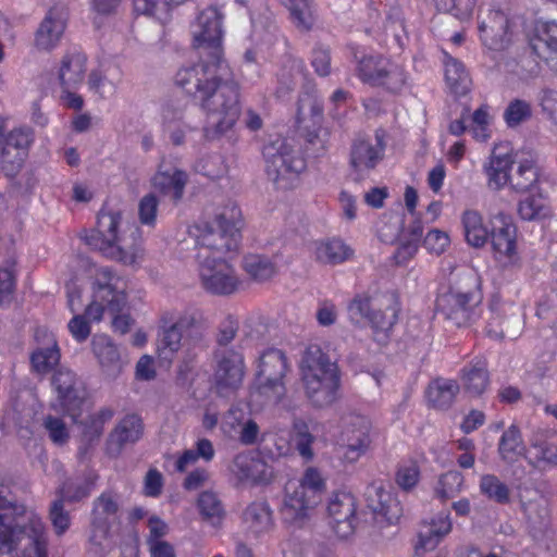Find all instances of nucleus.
Wrapping results in <instances>:
<instances>
[{
	"instance_id": "54",
	"label": "nucleus",
	"mask_w": 557,
	"mask_h": 557,
	"mask_svg": "<svg viewBox=\"0 0 557 557\" xmlns=\"http://www.w3.org/2000/svg\"><path fill=\"white\" fill-rule=\"evenodd\" d=\"M330 136V131L324 127L308 129L306 133L307 151L313 157L323 156L329 149Z\"/></svg>"
},
{
	"instance_id": "21",
	"label": "nucleus",
	"mask_w": 557,
	"mask_h": 557,
	"mask_svg": "<svg viewBox=\"0 0 557 557\" xmlns=\"http://www.w3.org/2000/svg\"><path fill=\"white\" fill-rule=\"evenodd\" d=\"M366 502L376 520L382 519L388 524H393L401 516L400 503L381 485L372 484L367 487Z\"/></svg>"
},
{
	"instance_id": "53",
	"label": "nucleus",
	"mask_w": 557,
	"mask_h": 557,
	"mask_svg": "<svg viewBox=\"0 0 557 557\" xmlns=\"http://www.w3.org/2000/svg\"><path fill=\"white\" fill-rule=\"evenodd\" d=\"M293 429L296 447L300 456L306 459L312 458L313 451L311 445L314 442V436L311 433L309 424L301 419H296Z\"/></svg>"
},
{
	"instance_id": "25",
	"label": "nucleus",
	"mask_w": 557,
	"mask_h": 557,
	"mask_svg": "<svg viewBox=\"0 0 557 557\" xmlns=\"http://www.w3.org/2000/svg\"><path fill=\"white\" fill-rule=\"evenodd\" d=\"M91 348L102 371L112 377L121 373L125 361L117 346L104 334H96L91 341Z\"/></svg>"
},
{
	"instance_id": "58",
	"label": "nucleus",
	"mask_w": 557,
	"mask_h": 557,
	"mask_svg": "<svg viewBox=\"0 0 557 557\" xmlns=\"http://www.w3.org/2000/svg\"><path fill=\"white\" fill-rule=\"evenodd\" d=\"M311 65L315 73L322 77L331 73V51L324 45H317L312 50Z\"/></svg>"
},
{
	"instance_id": "44",
	"label": "nucleus",
	"mask_w": 557,
	"mask_h": 557,
	"mask_svg": "<svg viewBox=\"0 0 557 557\" xmlns=\"http://www.w3.org/2000/svg\"><path fill=\"white\" fill-rule=\"evenodd\" d=\"M243 268L246 273L257 282L271 278L275 272V264L263 255L248 253L243 259Z\"/></svg>"
},
{
	"instance_id": "3",
	"label": "nucleus",
	"mask_w": 557,
	"mask_h": 557,
	"mask_svg": "<svg viewBox=\"0 0 557 557\" xmlns=\"http://www.w3.org/2000/svg\"><path fill=\"white\" fill-rule=\"evenodd\" d=\"M305 393L314 407L332 405L338 396L341 374L335 361L318 345H309L300 362Z\"/></svg>"
},
{
	"instance_id": "52",
	"label": "nucleus",
	"mask_w": 557,
	"mask_h": 557,
	"mask_svg": "<svg viewBox=\"0 0 557 557\" xmlns=\"http://www.w3.org/2000/svg\"><path fill=\"white\" fill-rule=\"evenodd\" d=\"M26 153L13 150L11 147L1 144L0 146V171L8 177H14L24 163Z\"/></svg>"
},
{
	"instance_id": "11",
	"label": "nucleus",
	"mask_w": 557,
	"mask_h": 557,
	"mask_svg": "<svg viewBox=\"0 0 557 557\" xmlns=\"http://www.w3.org/2000/svg\"><path fill=\"white\" fill-rule=\"evenodd\" d=\"M119 498L116 493L107 491L94 499L88 543L95 555H101L109 547L111 529L117 521Z\"/></svg>"
},
{
	"instance_id": "51",
	"label": "nucleus",
	"mask_w": 557,
	"mask_h": 557,
	"mask_svg": "<svg viewBox=\"0 0 557 557\" xmlns=\"http://www.w3.org/2000/svg\"><path fill=\"white\" fill-rule=\"evenodd\" d=\"M532 116L531 104L521 99L511 100L504 111L503 117L508 127L513 128L527 122Z\"/></svg>"
},
{
	"instance_id": "43",
	"label": "nucleus",
	"mask_w": 557,
	"mask_h": 557,
	"mask_svg": "<svg viewBox=\"0 0 557 557\" xmlns=\"http://www.w3.org/2000/svg\"><path fill=\"white\" fill-rule=\"evenodd\" d=\"M531 448L535 451L529 463L541 470L557 468V447L544 438L534 437L530 442Z\"/></svg>"
},
{
	"instance_id": "32",
	"label": "nucleus",
	"mask_w": 557,
	"mask_h": 557,
	"mask_svg": "<svg viewBox=\"0 0 557 557\" xmlns=\"http://www.w3.org/2000/svg\"><path fill=\"white\" fill-rule=\"evenodd\" d=\"M305 71L306 65L302 59L287 55L276 74V97L283 99L288 96L295 89L298 81L305 75Z\"/></svg>"
},
{
	"instance_id": "57",
	"label": "nucleus",
	"mask_w": 557,
	"mask_h": 557,
	"mask_svg": "<svg viewBox=\"0 0 557 557\" xmlns=\"http://www.w3.org/2000/svg\"><path fill=\"white\" fill-rule=\"evenodd\" d=\"M44 426L48 432L49 438L55 444V445H64L67 443L70 438V433L66 428V424L61 418L48 416L44 420Z\"/></svg>"
},
{
	"instance_id": "41",
	"label": "nucleus",
	"mask_w": 557,
	"mask_h": 557,
	"mask_svg": "<svg viewBox=\"0 0 557 557\" xmlns=\"http://www.w3.org/2000/svg\"><path fill=\"white\" fill-rule=\"evenodd\" d=\"M517 213L522 221L539 222L550 216L552 211L542 195H529L518 202Z\"/></svg>"
},
{
	"instance_id": "24",
	"label": "nucleus",
	"mask_w": 557,
	"mask_h": 557,
	"mask_svg": "<svg viewBox=\"0 0 557 557\" xmlns=\"http://www.w3.org/2000/svg\"><path fill=\"white\" fill-rule=\"evenodd\" d=\"M144 434L143 419L136 413L124 416L110 432L108 447L119 454L126 445L137 443Z\"/></svg>"
},
{
	"instance_id": "47",
	"label": "nucleus",
	"mask_w": 557,
	"mask_h": 557,
	"mask_svg": "<svg viewBox=\"0 0 557 557\" xmlns=\"http://www.w3.org/2000/svg\"><path fill=\"white\" fill-rule=\"evenodd\" d=\"M92 490V482L84 476L70 478L59 488V499L76 503L87 498Z\"/></svg>"
},
{
	"instance_id": "17",
	"label": "nucleus",
	"mask_w": 557,
	"mask_h": 557,
	"mask_svg": "<svg viewBox=\"0 0 557 557\" xmlns=\"http://www.w3.org/2000/svg\"><path fill=\"white\" fill-rule=\"evenodd\" d=\"M125 282L109 267L99 268L95 274L94 297L107 301L110 313L122 311L126 304Z\"/></svg>"
},
{
	"instance_id": "33",
	"label": "nucleus",
	"mask_w": 557,
	"mask_h": 557,
	"mask_svg": "<svg viewBox=\"0 0 557 557\" xmlns=\"http://www.w3.org/2000/svg\"><path fill=\"white\" fill-rule=\"evenodd\" d=\"M243 522L253 536L270 532L273 528V518L269 505L263 502L251 503L243 511Z\"/></svg>"
},
{
	"instance_id": "31",
	"label": "nucleus",
	"mask_w": 557,
	"mask_h": 557,
	"mask_svg": "<svg viewBox=\"0 0 557 557\" xmlns=\"http://www.w3.org/2000/svg\"><path fill=\"white\" fill-rule=\"evenodd\" d=\"M186 172L174 169L172 171H158L152 177V185L156 190L169 196L174 203L182 200L187 184Z\"/></svg>"
},
{
	"instance_id": "5",
	"label": "nucleus",
	"mask_w": 557,
	"mask_h": 557,
	"mask_svg": "<svg viewBox=\"0 0 557 557\" xmlns=\"http://www.w3.org/2000/svg\"><path fill=\"white\" fill-rule=\"evenodd\" d=\"M480 277L472 272L461 274L458 282L436 300L437 311L457 327L469 326L481 317Z\"/></svg>"
},
{
	"instance_id": "18",
	"label": "nucleus",
	"mask_w": 557,
	"mask_h": 557,
	"mask_svg": "<svg viewBox=\"0 0 557 557\" xmlns=\"http://www.w3.org/2000/svg\"><path fill=\"white\" fill-rule=\"evenodd\" d=\"M522 330L519 310L512 305H493L487 320L486 332L494 338L515 339Z\"/></svg>"
},
{
	"instance_id": "22",
	"label": "nucleus",
	"mask_w": 557,
	"mask_h": 557,
	"mask_svg": "<svg viewBox=\"0 0 557 557\" xmlns=\"http://www.w3.org/2000/svg\"><path fill=\"white\" fill-rule=\"evenodd\" d=\"M516 158L512 153L502 151V147H494L488 161L484 164L487 186L493 190H500L510 184L511 173Z\"/></svg>"
},
{
	"instance_id": "38",
	"label": "nucleus",
	"mask_w": 557,
	"mask_h": 557,
	"mask_svg": "<svg viewBox=\"0 0 557 557\" xmlns=\"http://www.w3.org/2000/svg\"><path fill=\"white\" fill-rule=\"evenodd\" d=\"M445 79L451 91L458 96L466 95L471 85L470 76L459 60L445 54Z\"/></svg>"
},
{
	"instance_id": "46",
	"label": "nucleus",
	"mask_w": 557,
	"mask_h": 557,
	"mask_svg": "<svg viewBox=\"0 0 557 557\" xmlns=\"http://www.w3.org/2000/svg\"><path fill=\"white\" fill-rule=\"evenodd\" d=\"M480 493L487 499L505 505L510 502V490L495 474H483L479 483Z\"/></svg>"
},
{
	"instance_id": "7",
	"label": "nucleus",
	"mask_w": 557,
	"mask_h": 557,
	"mask_svg": "<svg viewBox=\"0 0 557 557\" xmlns=\"http://www.w3.org/2000/svg\"><path fill=\"white\" fill-rule=\"evenodd\" d=\"M398 295L394 290L357 294L348 304V318L354 324L368 321L376 331H389L398 320Z\"/></svg>"
},
{
	"instance_id": "26",
	"label": "nucleus",
	"mask_w": 557,
	"mask_h": 557,
	"mask_svg": "<svg viewBox=\"0 0 557 557\" xmlns=\"http://www.w3.org/2000/svg\"><path fill=\"white\" fill-rule=\"evenodd\" d=\"M508 30V20L500 10L490 11L479 24L482 42L493 50L504 49Z\"/></svg>"
},
{
	"instance_id": "50",
	"label": "nucleus",
	"mask_w": 557,
	"mask_h": 557,
	"mask_svg": "<svg viewBox=\"0 0 557 557\" xmlns=\"http://www.w3.org/2000/svg\"><path fill=\"white\" fill-rule=\"evenodd\" d=\"M289 12L293 23L301 30L313 26V0H290Z\"/></svg>"
},
{
	"instance_id": "15",
	"label": "nucleus",
	"mask_w": 557,
	"mask_h": 557,
	"mask_svg": "<svg viewBox=\"0 0 557 557\" xmlns=\"http://www.w3.org/2000/svg\"><path fill=\"white\" fill-rule=\"evenodd\" d=\"M52 385L63 411L77 422L82 417L83 405L86 400V389L83 382L69 369H59L52 376Z\"/></svg>"
},
{
	"instance_id": "49",
	"label": "nucleus",
	"mask_w": 557,
	"mask_h": 557,
	"mask_svg": "<svg viewBox=\"0 0 557 557\" xmlns=\"http://www.w3.org/2000/svg\"><path fill=\"white\" fill-rule=\"evenodd\" d=\"M463 481V475L459 471L451 470L444 473L435 486V496L442 502L456 497L462 490Z\"/></svg>"
},
{
	"instance_id": "30",
	"label": "nucleus",
	"mask_w": 557,
	"mask_h": 557,
	"mask_svg": "<svg viewBox=\"0 0 557 557\" xmlns=\"http://www.w3.org/2000/svg\"><path fill=\"white\" fill-rule=\"evenodd\" d=\"M193 323V319L188 317H181L175 322L166 326H162L160 334L158 351L159 357L163 360L171 361L173 355L181 348V342L184 331Z\"/></svg>"
},
{
	"instance_id": "12",
	"label": "nucleus",
	"mask_w": 557,
	"mask_h": 557,
	"mask_svg": "<svg viewBox=\"0 0 557 557\" xmlns=\"http://www.w3.org/2000/svg\"><path fill=\"white\" fill-rule=\"evenodd\" d=\"M213 386L222 397H228L239 389L245 376L244 356L233 349L219 350L214 355Z\"/></svg>"
},
{
	"instance_id": "48",
	"label": "nucleus",
	"mask_w": 557,
	"mask_h": 557,
	"mask_svg": "<svg viewBox=\"0 0 557 557\" xmlns=\"http://www.w3.org/2000/svg\"><path fill=\"white\" fill-rule=\"evenodd\" d=\"M525 447L523 445L519 428L511 424L502 435L498 443V453L500 458L509 462L515 455H523Z\"/></svg>"
},
{
	"instance_id": "9",
	"label": "nucleus",
	"mask_w": 557,
	"mask_h": 557,
	"mask_svg": "<svg viewBox=\"0 0 557 557\" xmlns=\"http://www.w3.org/2000/svg\"><path fill=\"white\" fill-rule=\"evenodd\" d=\"M355 62V73L364 84L372 87H383L391 92L400 91L407 84V73L404 67L381 54L366 53L351 49Z\"/></svg>"
},
{
	"instance_id": "60",
	"label": "nucleus",
	"mask_w": 557,
	"mask_h": 557,
	"mask_svg": "<svg viewBox=\"0 0 557 557\" xmlns=\"http://www.w3.org/2000/svg\"><path fill=\"white\" fill-rule=\"evenodd\" d=\"M119 83V77L116 79H110L98 71H92L88 77L89 87L102 97L114 94Z\"/></svg>"
},
{
	"instance_id": "64",
	"label": "nucleus",
	"mask_w": 557,
	"mask_h": 557,
	"mask_svg": "<svg viewBox=\"0 0 557 557\" xmlns=\"http://www.w3.org/2000/svg\"><path fill=\"white\" fill-rule=\"evenodd\" d=\"M67 326L72 336L79 343L85 342L90 335V325L84 315H74Z\"/></svg>"
},
{
	"instance_id": "36",
	"label": "nucleus",
	"mask_w": 557,
	"mask_h": 557,
	"mask_svg": "<svg viewBox=\"0 0 557 557\" xmlns=\"http://www.w3.org/2000/svg\"><path fill=\"white\" fill-rule=\"evenodd\" d=\"M517 168L511 173L510 189L518 194L533 190L539 183V168L531 158L516 160Z\"/></svg>"
},
{
	"instance_id": "23",
	"label": "nucleus",
	"mask_w": 557,
	"mask_h": 557,
	"mask_svg": "<svg viewBox=\"0 0 557 557\" xmlns=\"http://www.w3.org/2000/svg\"><path fill=\"white\" fill-rule=\"evenodd\" d=\"M233 473L242 482L267 484L273 478L272 468L260 457L239 454L234 458Z\"/></svg>"
},
{
	"instance_id": "2",
	"label": "nucleus",
	"mask_w": 557,
	"mask_h": 557,
	"mask_svg": "<svg viewBox=\"0 0 557 557\" xmlns=\"http://www.w3.org/2000/svg\"><path fill=\"white\" fill-rule=\"evenodd\" d=\"M84 239L103 256L125 265L136 263L141 252L138 227L124 221L117 211H100L97 227Z\"/></svg>"
},
{
	"instance_id": "28",
	"label": "nucleus",
	"mask_w": 557,
	"mask_h": 557,
	"mask_svg": "<svg viewBox=\"0 0 557 557\" xmlns=\"http://www.w3.org/2000/svg\"><path fill=\"white\" fill-rule=\"evenodd\" d=\"M495 221L499 222V225L495 224L490 233L492 247L499 256L511 258L516 252L517 227L503 212L495 216Z\"/></svg>"
},
{
	"instance_id": "4",
	"label": "nucleus",
	"mask_w": 557,
	"mask_h": 557,
	"mask_svg": "<svg viewBox=\"0 0 557 557\" xmlns=\"http://www.w3.org/2000/svg\"><path fill=\"white\" fill-rule=\"evenodd\" d=\"M240 210L236 206L225 208L212 221L196 225L193 234L198 247L197 260L235 251L240 240Z\"/></svg>"
},
{
	"instance_id": "62",
	"label": "nucleus",
	"mask_w": 557,
	"mask_h": 557,
	"mask_svg": "<svg viewBox=\"0 0 557 557\" xmlns=\"http://www.w3.org/2000/svg\"><path fill=\"white\" fill-rule=\"evenodd\" d=\"M448 245V235L436 228L429 231L423 240L425 249L436 255L442 253Z\"/></svg>"
},
{
	"instance_id": "34",
	"label": "nucleus",
	"mask_w": 557,
	"mask_h": 557,
	"mask_svg": "<svg viewBox=\"0 0 557 557\" xmlns=\"http://www.w3.org/2000/svg\"><path fill=\"white\" fill-rule=\"evenodd\" d=\"M352 252V249L339 238H330L314 243V258L322 264H341L348 260Z\"/></svg>"
},
{
	"instance_id": "1",
	"label": "nucleus",
	"mask_w": 557,
	"mask_h": 557,
	"mask_svg": "<svg viewBox=\"0 0 557 557\" xmlns=\"http://www.w3.org/2000/svg\"><path fill=\"white\" fill-rule=\"evenodd\" d=\"M222 12L215 7L202 10L194 24V46L199 62L180 69L175 84L197 101L207 115L203 136L216 140L234 128L240 112V90L224 58Z\"/></svg>"
},
{
	"instance_id": "40",
	"label": "nucleus",
	"mask_w": 557,
	"mask_h": 557,
	"mask_svg": "<svg viewBox=\"0 0 557 557\" xmlns=\"http://www.w3.org/2000/svg\"><path fill=\"white\" fill-rule=\"evenodd\" d=\"M462 225L466 240L475 248L484 246L490 232L483 224L482 215L475 210H466L462 214Z\"/></svg>"
},
{
	"instance_id": "29",
	"label": "nucleus",
	"mask_w": 557,
	"mask_h": 557,
	"mask_svg": "<svg viewBox=\"0 0 557 557\" xmlns=\"http://www.w3.org/2000/svg\"><path fill=\"white\" fill-rule=\"evenodd\" d=\"M450 530L451 522L447 515H440L430 522H423L418 532L416 553L433 550Z\"/></svg>"
},
{
	"instance_id": "8",
	"label": "nucleus",
	"mask_w": 557,
	"mask_h": 557,
	"mask_svg": "<svg viewBox=\"0 0 557 557\" xmlns=\"http://www.w3.org/2000/svg\"><path fill=\"white\" fill-rule=\"evenodd\" d=\"M324 488V480L314 468H308L298 484L289 482L281 509L284 522L302 527L310 511L321 502Z\"/></svg>"
},
{
	"instance_id": "13",
	"label": "nucleus",
	"mask_w": 557,
	"mask_h": 557,
	"mask_svg": "<svg viewBox=\"0 0 557 557\" xmlns=\"http://www.w3.org/2000/svg\"><path fill=\"white\" fill-rule=\"evenodd\" d=\"M202 287L214 295H230L238 287L234 268L221 256L197 260Z\"/></svg>"
},
{
	"instance_id": "20",
	"label": "nucleus",
	"mask_w": 557,
	"mask_h": 557,
	"mask_svg": "<svg viewBox=\"0 0 557 557\" xmlns=\"http://www.w3.org/2000/svg\"><path fill=\"white\" fill-rule=\"evenodd\" d=\"M66 21L67 12L63 5L50 8L35 34L36 47L41 50L53 49L61 40Z\"/></svg>"
},
{
	"instance_id": "42",
	"label": "nucleus",
	"mask_w": 557,
	"mask_h": 557,
	"mask_svg": "<svg viewBox=\"0 0 557 557\" xmlns=\"http://www.w3.org/2000/svg\"><path fill=\"white\" fill-rule=\"evenodd\" d=\"M532 47L537 54L547 53L557 57V23L540 22L535 27Z\"/></svg>"
},
{
	"instance_id": "59",
	"label": "nucleus",
	"mask_w": 557,
	"mask_h": 557,
	"mask_svg": "<svg viewBox=\"0 0 557 557\" xmlns=\"http://www.w3.org/2000/svg\"><path fill=\"white\" fill-rule=\"evenodd\" d=\"M159 200L152 193L145 195L138 206L139 220L143 224L152 226L156 223Z\"/></svg>"
},
{
	"instance_id": "63",
	"label": "nucleus",
	"mask_w": 557,
	"mask_h": 557,
	"mask_svg": "<svg viewBox=\"0 0 557 557\" xmlns=\"http://www.w3.org/2000/svg\"><path fill=\"white\" fill-rule=\"evenodd\" d=\"M170 4L172 3L169 0H133L135 13L147 16L166 11Z\"/></svg>"
},
{
	"instance_id": "37",
	"label": "nucleus",
	"mask_w": 557,
	"mask_h": 557,
	"mask_svg": "<svg viewBox=\"0 0 557 557\" xmlns=\"http://www.w3.org/2000/svg\"><path fill=\"white\" fill-rule=\"evenodd\" d=\"M114 414L115 410L113 408L102 407L85 419L77 418V422L74 423L81 428L83 440L91 444L100 440L103 434L104 424L110 422Z\"/></svg>"
},
{
	"instance_id": "6",
	"label": "nucleus",
	"mask_w": 557,
	"mask_h": 557,
	"mask_svg": "<svg viewBox=\"0 0 557 557\" xmlns=\"http://www.w3.org/2000/svg\"><path fill=\"white\" fill-rule=\"evenodd\" d=\"M290 370L286 354L278 348H268L256 360L252 397L263 404L276 405L286 395L285 377Z\"/></svg>"
},
{
	"instance_id": "14",
	"label": "nucleus",
	"mask_w": 557,
	"mask_h": 557,
	"mask_svg": "<svg viewBox=\"0 0 557 557\" xmlns=\"http://www.w3.org/2000/svg\"><path fill=\"white\" fill-rule=\"evenodd\" d=\"M386 144L379 132L374 138L356 137L349 149V166L356 180H363L383 160Z\"/></svg>"
},
{
	"instance_id": "61",
	"label": "nucleus",
	"mask_w": 557,
	"mask_h": 557,
	"mask_svg": "<svg viewBox=\"0 0 557 557\" xmlns=\"http://www.w3.org/2000/svg\"><path fill=\"white\" fill-rule=\"evenodd\" d=\"M63 504V499H57L50 508V519L58 534L64 533L70 527V516Z\"/></svg>"
},
{
	"instance_id": "56",
	"label": "nucleus",
	"mask_w": 557,
	"mask_h": 557,
	"mask_svg": "<svg viewBox=\"0 0 557 557\" xmlns=\"http://www.w3.org/2000/svg\"><path fill=\"white\" fill-rule=\"evenodd\" d=\"M420 479V469L416 461L409 460L399 466L396 473L397 484L405 491L417 485Z\"/></svg>"
},
{
	"instance_id": "45",
	"label": "nucleus",
	"mask_w": 557,
	"mask_h": 557,
	"mask_svg": "<svg viewBox=\"0 0 557 557\" xmlns=\"http://www.w3.org/2000/svg\"><path fill=\"white\" fill-rule=\"evenodd\" d=\"M197 506L206 521L213 527L221 524L225 510L216 494L209 491L202 492L198 497Z\"/></svg>"
},
{
	"instance_id": "55",
	"label": "nucleus",
	"mask_w": 557,
	"mask_h": 557,
	"mask_svg": "<svg viewBox=\"0 0 557 557\" xmlns=\"http://www.w3.org/2000/svg\"><path fill=\"white\" fill-rule=\"evenodd\" d=\"M59 359L60 352L55 344L51 347L36 350L30 357L33 368L39 373L48 372L59 362Z\"/></svg>"
},
{
	"instance_id": "35",
	"label": "nucleus",
	"mask_w": 557,
	"mask_h": 557,
	"mask_svg": "<svg viewBox=\"0 0 557 557\" xmlns=\"http://www.w3.org/2000/svg\"><path fill=\"white\" fill-rule=\"evenodd\" d=\"M490 383L487 362L478 358L472 360L462 369V384L465 389L472 396L482 395Z\"/></svg>"
},
{
	"instance_id": "19",
	"label": "nucleus",
	"mask_w": 557,
	"mask_h": 557,
	"mask_svg": "<svg viewBox=\"0 0 557 557\" xmlns=\"http://www.w3.org/2000/svg\"><path fill=\"white\" fill-rule=\"evenodd\" d=\"M355 497L348 492H337L332 495L327 504V513L332 519L334 532L342 539L350 535L356 520Z\"/></svg>"
},
{
	"instance_id": "27",
	"label": "nucleus",
	"mask_w": 557,
	"mask_h": 557,
	"mask_svg": "<svg viewBox=\"0 0 557 557\" xmlns=\"http://www.w3.org/2000/svg\"><path fill=\"white\" fill-rule=\"evenodd\" d=\"M86 55L77 50L67 51L60 64L58 78L62 88H78L85 78Z\"/></svg>"
},
{
	"instance_id": "16",
	"label": "nucleus",
	"mask_w": 557,
	"mask_h": 557,
	"mask_svg": "<svg viewBox=\"0 0 557 557\" xmlns=\"http://www.w3.org/2000/svg\"><path fill=\"white\" fill-rule=\"evenodd\" d=\"M370 421L359 414L350 416L341 432L339 444L344 451V458L349 462L357 461L369 448L370 438Z\"/></svg>"
},
{
	"instance_id": "39",
	"label": "nucleus",
	"mask_w": 557,
	"mask_h": 557,
	"mask_svg": "<svg viewBox=\"0 0 557 557\" xmlns=\"http://www.w3.org/2000/svg\"><path fill=\"white\" fill-rule=\"evenodd\" d=\"M459 392V385L453 380L437 379L433 381L428 388L426 395L429 401L434 408L447 409L453 404Z\"/></svg>"
},
{
	"instance_id": "10",
	"label": "nucleus",
	"mask_w": 557,
	"mask_h": 557,
	"mask_svg": "<svg viewBox=\"0 0 557 557\" xmlns=\"http://www.w3.org/2000/svg\"><path fill=\"white\" fill-rule=\"evenodd\" d=\"M265 172L277 188L292 187L293 181L306 168L305 159L285 138L277 137L263 147Z\"/></svg>"
}]
</instances>
